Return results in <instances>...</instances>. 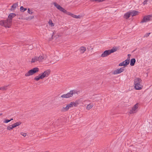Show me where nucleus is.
I'll list each match as a JSON object with an SVG mask.
<instances>
[{
    "label": "nucleus",
    "instance_id": "nucleus-5",
    "mask_svg": "<svg viewBox=\"0 0 152 152\" xmlns=\"http://www.w3.org/2000/svg\"><path fill=\"white\" fill-rule=\"evenodd\" d=\"M53 4L54 5V6L59 11L63 12H66V10H65L64 8H63L62 7L57 4L56 2H53Z\"/></svg>",
    "mask_w": 152,
    "mask_h": 152
},
{
    "label": "nucleus",
    "instance_id": "nucleus-20",
    "mask_svg": "<svg viewBox=\"0 0 152 152\" xmlns=\"http://www.w3.org/2000/svg\"><path fill=\"white\" fill-rule=\"evenodd\" d=\"M94 106V104L93 103H90L87 105L86 107V109L89 110L91 109Z\"/></svg>",
    "mask_w": 152,
    "mask_h": 152
},
{
    "label": "nucleus",
    "instance_id": "nucleus-6",
    "mask_svg": "<svg viewBox=\"0 0 152 152\" xmlns=\"http://www.w3.org/2000/svg\"><path fill=\"white\" fill-rule=\"evenodd\" d=\"M50 70L48 69L45 71L43 73L39 74L42 78V79L45 77H48L50 75Z\"/></svg>",
    "mask_w": 152,
    "mask_h": 152
},
{
    "label": "nucleus",
    "instance_id": "nucleus-40",
    "mask_svg": "<svg viewBox=\"0 0 152 152\" xmlns=\"http://www.w3.org/2000/svg\"><path fill=\"white\" fill-rule=\"evenodd\" d=\"M20 134L24 137H25L26 136V134L23 132H21Z\"/></svg>",
    "mask_w": 152,
    "mask_h": 152
},
{
    "label": "nucleus",
    "instance_id": "nucleus-13",
    "mask_svg": "<svg viewBox=\"0 0 152 152\" xmlns=\"http://www.w3.org/2000/svg\"><path fill=\"white\" fill-rule=\"evenodd\" d=\"M52 60L50 62L52 64H53L59 60V58L57 56H55L52 58Z\"/></svg>",
    "mask_w": 152,
    "mask_h": 152
},
{
    "label": "nucleus",
    "instance_id": "nucleus-11",
    "mask_svg": "<svg viewBox=\"0 0 152 152\" xmlns=\"http://www.w3.org/2000/svg\"><path fill=\"white\" fill-rule=\"evenodd\" d=\"M110 54L109 50H106L102 54L101 56L102 57H104L107 56Z\"/></svg>",
    "mask_w": 152,
    "mask_h": 152
},
{
    "label": "nucleus",
    "instance_id": "nucleus-14",
    "mask_svg": "<svg viewBox=\"0 0 152 152\" xmlns=\"http://www.w3.org/2000/svg\"><path fill=\"white\" fill-rule=\"evenodd\" d=\"M61 36V34H60L56 33V31H54L53 33V34L52 36V37L53 38H55L56 39L57 38Z\"/></svg>",
    "mask_w": 152,
    "mask_h": 152
},
{
    "label": "nucleus",
    "instance_id": "nucleus-7",
    "mask_svg": "<svg viewBox=\"0 0 152 152\" xmlns=\"http://www.w3.org/2000/svg\"><path fill=\"white\" fill-rule=\"evenodd\" d=\"M152 17V15H151L145 16L143 17L142 19L141 22V23H146L151 20V18Z\"/></svg>",
    "mask_w": 152,
    "mask_h": 152
},
{
    "label": "nucleus",
    "instance_id": "nucleus-8",
    "mask_svg": "<svg viewBox=\"0 0 152 152\" xmlns=\"http://www.w3.org/2000/svg\"><path fill=\"white\" fill-rule=\"evenodd\" d=\"M46 58L47 56L45 54L41 55L38 57V62H42L43 61L46 60Z\"/></svg>",
    "mask_w": 152,
    "mask_h": 152
},
{
    "label": "nucleus",
    "instance_id": "nucleus-18",
    "mask_svg": "<svg viewBox=\"0 0 152 152\" xmlns=\"http://www.w3.org/2000/svg\"><path fill=\"white\" fill-rule=\"evenodd\" d=\"M38 61V57L36 56L33 57L31 60V62L32 63H36Z\"/></svg>",
    "mask_w": 152,
    "mask_h": 152
},
{
    "label": "nucleus",
    "instance_id": "nucleus-39",
    "mask_svg": "<svg viewBox=\"0 0 152 152\" xmlns=\"http://www.w3.org/2000/svg\"><path fill=\"white\" fill-rule=\"evenodd\" d=\"M148 0H145L143 3V4L144 5H145L147 4V2L148 1Z\"/></svg>",
    "mask_w": 152,
    "mask_h": 152
},
{
    "label": "nucleus",
    "instance_id": "nucleus-36",
    "mask_svg": "<svg viewBox=\"0 0 152 152\" xmlns=\"http://www.w3.org/2000/svg\"><path fill=\"white\" fill-rule=\"evenodd\" d=\"M65 13H66L68 15H69L71 16L72 17V15H73V14L71 13L70 12H68L66 11V12H64Z\"/></svg>",
    "mask_w": 152,
    "mask_h": 152
},
{
    "label": "nucleus",
    "instance_id": "nucleus-22",
    "mask_svg": "<svg viewBox=\"0 0 152 152\" xmlns=\"http://www.w3.org/2000/svg\"><path fill=\"white\" fill-rule=\"evenodd\" d=\"M141 82V80L139 78H137L134 80V84H140Z\"/></svg>",
    "mask_w": 152,
    "mask_h": 152
},
{
    "label": "nucleus",
    "instance_id": "nucleus-41",
    "mask_svg": "<svg viewBox=\"0 0 152 152\" xmlns=\"http://www.w3.org/2000/svg\"><path fill=\"white\" fill-rule=\"evenodd\" d=\"M150 34V33H146V34H145L144 36V37H148Z\"/></svg>",
    "mask_w": 152,
    "mask_h": 152
},
{
    "label": "nucleus",
    "instance_id": "nucleus-31",
    "mask_svg": "<svg viewBox=\"0 0 152 152\" xmlns=\"http://www.w3.org/2000/svg\"><path fill=\"white\" fill-rule=\"evenodd\" d=\"M27 10V9L24 8L23 7L21 6L20 7V11L22 12H24Z\"/></svg>",
    "mask_w": 152,
    "mask_h": 152
},
{
    "label": "nucleus",
    "instance_id": "nucleus-32",
    "mask_svg": "<svg viewBox=\"0 0 152 152\" xmlns=\"http://www.w3.org/2000/svg\"><path fill=\"white\" fill-rule=\"evenodd\" d=\"M27 12L30 14H32L33 13V10L31 9H28Z\"/></svg>",
    "mask_w": 152,
    "mask_h": 152
},
{
    "label": "nucleus",
    "instance_id": "nucleus-29",
    "mask_svg": "<svg viewBox=\"0 0 152 152\" xmlns=\"http://www.w3.org/2000/svg\"><path fill=\"white\" fill-rule=\"evenodd\" d=\"M49 25L51 27H53L54 26V24L53 23L51 20H49L48 22Z\"/></svg>",
    "mask_w": 152,
    "mask_h": 152
},
{
    "label": "nucleus",
    "instance_id": "nucleus-44",
    "mask_svg": "<svg viewBox=\"0 0 152 152\" xmlns=\"http://www.w3.org/2000/svg\"><path fill=\"white\" fill-rule=\"evenodd\" d=\"M135 61H136L135 59L134 58V64L135 62Z\"/></svg>",
    "mask_w": 152,
    "mask_h": 152
},
{
    "label": "nucleus",
    "instance_id": "nucleus-9",
    "mask_svg": "<svg viewBox=\"0 0 152 152\" xmlns=\"http://www.w3.org/2000/svg\"><path fill=\"white\" fill-rule=\"evenodd\" d=\"M124 70V69L123 67L120 68V69H118L114 70L113 73L114 75H116L120 74L123 72Z\"/></svg>",
    "mask_w": 152,
    "mask_h": 152
},
{
    "label": "nucleus",
    "instance_id": "nucleus-45",
    "mask_svg": "<svg viewBox=\"0 0 152 152\" xmlns=\"http://www.w3.org/2000/svg\"><path fill=\"white\" fill-rule=\"evenodd\" d=\"M13 120V119L12 118L10 120H10V121L12 120Z\"/></svg>",
    "mask_w": 152,
    "mask_h": 152
},
{
    "label": "nucleus",
    "instance_id": "nucleus-46",
    "mask_svg": "<svg viewBox=\"0 0 152 152\" xmlns=\"http://www.w3.org/2000/svg\"><path fill=\"white\" fill-rule=\"evenodd\" d=\"M30 47H31V48H29L30 49H31V48H32V46H30Z\"/></svg>",
    "mask_w": 152,
    "mask_h": 152
},
{
    "label": "nucleus",
    "instance_id": "nucleus-15",
    "mask_svg": "<svg viewBox=\"0 0 152 152\" xmlns=\"http://www.w3.org/2000/svg\"><path fill=\"white\" fill-rule=\"evenodd\" d=\"M142 87V86L140 84H135L134 86V88L136 90H140L141 89Z\"/></svg>",
    "mask_w": 152,
    "mask_h": 152
},
{
    "label": "nucleus",
    "instance_id": "nucleus-27",
    "mask_svg": "<svg viewBox=\"0 0 152 152\" xmlns=\"http://www.w3.org/2000/svg\"><path fill=\"white\" fill-rule=\"evenodd\" d=\"M40 79H42V78L39 74L34 78V80L36 81H38Z\"/></svg>",
    "mask_w": 152,
    "mask_h": 152
},
{
    "label": "nucleus",
    "instance_id": "nucleus-25",
    "mask_svg": "<svg viewBox=\"0 0 152 152\" xmlns=\"http://www.w3.org/2000/svg\"><path fill=\"white\" fill-rule=\"evenodd\" d=\"M21 123H22L20 121H19L14 123V124H13L14 127L15 128L16 127L20 125Z\"/></svg>",
    "mask_w": 152,
    "mask_h": 152
},
{
    "label": "nucleus",
    "instance_id": "nucleus-19",
    "mask_svg": "<svg viewBox=\"0 0 152 152\" xmlns=\"http://www.w3.org/2000/svg\"><path fill=\"white\" fill-rule=\"evenodd\" d=\"M80 52L81 53H83L86 50V48L84 46L81 47L79 50Z\"/></svg>",
    "mask_w": 152,
    "mask_h": 152
},
{
    "label": "nucleus",
    "instance_id": "nucleus-16",
    "mask_svg": "<svg viewBox=\"0 0 152 152\" xmlns=\"http://www.w3.org/2000/svg\"><path fill=\"white\" fill-rule=\"evenodd\" d=\"M78 101H77L75 102H72L70 103L69 104L71 105V106L70 107H73V106L76 107L78 105Z\"/></svg>",
    "mask_w": 152,
    "mask_h": 152
},
{
    "label": "nucleus",
    "instance_id": "nucleus-38",
    "mask_svg": "<svg viewBox=\"0 0 152 152\" xmlns=\"http://www.w3.org/2000/svg\"><path fill=\"white\" fill-rule=\"evenodd\" d=\"M130 65L132 66H133V58H132L130 61Z\"/></svg>",
    "mask_w": 152,
    "mask_h": 152
},
{
    "label": "nucleus",
    "instance_id": "nucleus-26",
    "mask_svg": "<svg viewBox=\"0 0 152 152\" xmlns=\"http://www.w3.org/2000/svg\"><path fill=\"white\" fill-rule=\"evenodd\" d=\"M117 48H113L111 49V50H109V52L110 53V54L112 53H114L117 50Z\"/></svg>",
    "mask_w": 152,
    "mask_h": 152
},
{
    "label": "nucleus",
    "instance_id": "nucleus-17",
    "mask_svg": "<svg viewBox=\"0 0 152 152\" xmlns=\"http://www.w3.org/2000/svg\"><path fill=\"white\" fill-rule=\"evenodd\" d=\"M139 106V104L137 103L134 106V113H136L138 111Z\"/></svg>",
    "mask_w": 152,
    "mask_h": 152
},
{
    "label": "nucleus",
    "instance_id": "nucleus-4",
    "mask_svg": "<svg viewBox=\"0 0 152 152\" xmlns=\"http://www.w3.org/2000/svg\"><path fill=\"white\" fill-rule=\"evenodd\" d=\"M131 56V55L130 54H128V58L127 59L123 62L120 63L119 64V66H126V65H128L129 64L130 62V58Z\"/></svg>",
    "mask_w": 152,
    "mask_h": 152
},
{
    "label": "nucleus",
    "instance_id": "nucleus-43",
    "mask_svg": "<svg viewBox=\"0 0 152 152\" xmlns=\"http://www.w3.org/2000/svg\"><path fill=\"white\" fill-rule=\"evenodd\" d=\"M133 113V111L132 110H131L129 112V113L132 114Z\"/></svg>",
    "mask_w": 152,
    "mask_h": 152
},
{
    "label": "nucleus",
    "instance_id": "nucleus-30",
    "mask_svg": "<svg viewBox=\"0 0 152 152\" xmlns=\"http://www.w3.org/2000/svg\"><path fill=\"white\" fill-rule=\"evenodd\" d=\"M34 18V16H30L28 17H27L26 18H25L24 19L26 20H31V19L33 18Z\"/></svg>",
    "mask_w": 152,
    "mask_h": 152
},
{
    "label": "nucleus",
    "instance_id": "nucleus-21",
    "mask_svg": "<svg viewBox=\"0 0 152 152\" xmlns=\"http://www.w3.org/2000/svg\"><path fill=\"white\" fill-rule=\"evenodd\" d=\"M14 128V127L13 124L8 125L7 126V130L11 131Z\"/></svg>",
    "mask_w": 152,
    "mask_h": 152
},
{
    "label": "nucleus",
    "instance_id": "nucleus-10",
    "mask_svg": "<svg viewBox=\"0 0 152 152\" xmlns=\"http://www.w3.org/2000/svg\"><path fill=\"white\" fill-rule=\"evenodd\" d=\"M71 106V104H67L66 106H64L61 109V110L63 112H65L67 111Z\"/></svg>",
    "mask_w": 152,
    "mask_h": 152
},
{
    "label": "nucleus",
    "instance_id": "nucleus-12",
    "mask_svg": "<svg viewBox=\"0 0 152 152\" xmlns=\"http://www.w3.org/2000/svg\"><path fill=\"white\" fill-rule=\"evenodd\" d=\"M132 14L133 12L132 11L127 12L124 14V18L126 19H127L128 18H129L131 15L133 16V15H132Z\"/></svg>",
    "mask_w": 152,
    "mask_h": 152
},
{
    "label": "nucleus",
    "instance_id": "nucleus-24",
    "mask_svg": "<svg viewBox=\"0 0 152 152\" xmlns=\"http://www.w3.org/2000/svg\"><path fill=\"white\" fill-rule=\"evenodd\" d=\"M15 16V14L13 13H11L8 16V19H9L10 20H12V18L14 17Z\"/></svg>",
    "mask_w": 152,
    "mask_h": 152
},
{
    "label": "nucleus",
    "instance_id": "nucleus-28",
    "mask_svg": "<svg viewBox=\"0 0 152 152\" xmlns=\"http://www.w3.org/2000/svg\"><path fill=\"white\" fill-rule=\"evenodd\" d=\"M17 6H18V4L17 3H15V4H14L12 6V7L11 8V10H14L16 8V7H17Z\"/></svg>",
    "mask_w": 152,
    "mask_h": 152
},
{
    "label": "nucleus",
    "instance_id": "nucleus-37",
    "mask_svg": "<svg viewBox=\"0 0 152 152\" xmlns=\"http://www.w3.org/2000/svg\"><path fill=\"white\" fill-rule=\"evenodd\" d=\"M61 97L62 98H68L70 97V96H61Z\"/></svg>",
    "mask_w": 152,
    "mask_h": 152
},
{
    "label": "nucleus",
    "instance_id": "nucleus-47",
    "mask_svg": "<svg viewBox=\"0 0 152 152\" xmlns=\"http://www.w3.org/2000/svg\"><path fill=\"white\" fill-rule=\"evenodd\" d=\"M2 115V113H0V116Z\"/></svg>",
    "mask_w": 152,
    "mask_h": 152
},
{
    "label": "nucleus",
    "instance_id": "nucleus-34",
    "mask_svg": "<svg viewBox=\"0 0 152 152\" xmlns=\"http://www.w3.org/2000/svg\"><path fill=\"white\" fill-rule=\"evenodd\" d=\"M73 17L75 18L78 19V18H80V15H74L73 14V15H72Z\"/></svg>",
    "mask_w": 152,
    "mask_h": 152
},
{
    "label": "nucleus",
    "instance_id": "nucleus-3",
    "mask_svg": "<svg viewBox=\"0 0 152 152\" xmlns=\"http://www.w3.org/2000/svg\"><path fill=\"white\" fill-rule=\"evenodd\" d=\"M82 91L79 89H74L70 91L69 92L65 95H73V94H80Z\"/></svg>",
    "mask_w": 152,
    "mask_h": 152
},
{
    "label": "nucleus",
    "instance_id": "nucleus-23",
    "mask_svg": "<svg viewBox=\"0 0 152 152\" xmlns=\"http://www.w3.org/2000/svg\"><path fill=\"white\" fill-rule=\"evenodd\" d=\"M9 86V85H6L4 86H2L1 87H0V90L1 91H4L6 90L7 89L8 86Z\"/></svg>",
    "mask_w": 152,
    "mask_h": 152
},
{
    "label": "nucleus",
    "instance_id": "nucleus-33",
    "mask_svg": "<svg viewBox=\"0 0 152 152\" xmlns=\"http://www.w3.org/2000/svg\"><path fill=\"white\" fill-rule=\"evenodd\" d=\"M139 13L138 11H134V16L138 15Z\"/></svg>",
    "mask_w": 152,
    "mask_h": 152
},
{
    "label": "nucleus",
    "instance_id": "nucleus-42",
    "mask_svg": "<svg viewBox=\"0 0 152 152\" xmlns=\"http://www.w3.org/2000/svg\"><path fill=\"white\" fill-rule=\"evenodd\" d=\"M105 0H97L96 1H99V2H102V1H105Z\"/></svg>",
    "mask_w": 152,
    "mask_h": 152
},
{
    "label": "nucleus",
    "instance_id": "nucleus-2",
    "mask_svg": "<svg viewBox=\"0 0 152 152\" xmlns=\"http://www.w3.org/2000/svg\"><path fill=\"white\" fill-rule=\"evenodd\" d=\"M11 20L7 19L6 20H1L0 21V25L5 27L10 28L11 25Z\"/></svg>",
    "mask_w": 152,
    "mask_h": 152
},
{
    "label": "nucleus",
    "instance_id": "nucleus-1",
    "mask_svg": "<svg viewBox=\"0 0 152 152\" xmlns=\"http://www.w3.org/2000/svg\"><path fill=\"white\" fill-rule=\"evenodd\" d=\"M39 69L37 67H35L32 69L30 70L28 72H26L25 75L26 77H28L38 72L39 71Z\"/></svg>",
    "mask_w": 152,
    "mask_h": 152
},
{
    "label": "nucleus",
    "instance_id": "nucleus-35",
    "mask_svg": "<svg viewBox=\"0 0 152 152\" xmlns=\"http://www.w3.org/2000/svg\"><path fill=\"white\" fill-rule=\"evenodd\" d=\"M10 121V120H9L8 119H5L4 120V121L3 122L4 123H7L8 122Z\"/></svg>",
    "mask_w": 152,
    "mask_h": 152
}]
</instances>
